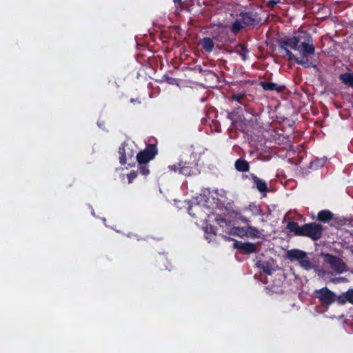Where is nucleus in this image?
<instances>
[{"mask_svg": "<svg viewBox=\"0 0 353 353\" xmlns=\"http://www.w3.org/2000/svg\"><path fill=\"white\" fill-rule=\"evenodd\" d=\"M232 99L241 105H245L246 95L243 92L234 94Z\"/></svg>", "mask_w": 353, "mask_h": 353, "instance_id": "23", "label": "nucleus"}, {"mask_svg": "<svg viewBox=\"0 0 353 353\" xmlns=\"http://www.w3.org/2000/svg\"><path fill=\"white\" fill-rule=\"evenodd\" d=\"M157 154L155 146L150 145L148 146L143 152L138 153L136 159L140 165L146 164L152 160Z\"/></svg>", "mask_w": 353, "mask_h": 353, "instance_id": "6", "label": "nucleus"}, {"mask_svg": "<svg viewBox=\"0 0 353 353\" xmlns=\"http://www.w3.org/2000/svg\"><path fill=\"white\" fill-rule=\"evenodd\" d=\"M174 3H179L181 0H173Z\"/></svg>", "mask_w": 353, "mask_h": 353, "instance_id": "37", "label": "nucleus"}, {"mask_svg": "<svg viewBox=\"0 0 353 353\" xmlns=\"http://www.w3.org/2000/svg\"><path fill=\"white\" fill-rule=\"evenodd\" d=\"M261 85L265 90H277L281 91L283 89V86H280L276 83L272 82L263 81L261 83Z\"/></svg>", "mask_w": 353, "mask_h": 353, "instance_id": "16", "label": "nucleus"}, {"mask_svg": "<svg viewBox=\"0 0 353 353\" xmlns=\"http://www.w3.org/2000/svg\"><path fill=\"white\" fill-rule=\"evenodd\" d=\"M306 256V252L298 250V249H292L290 250H288L287 252V257L288 259H290L291 261L299 260L301 261L303 259V258H305Z\"/></svg>", "mask_w": 353, "mask_h": 353, "instance_id": "10", "label": "nucleus"}, {"mask_svg": "<svg viewBox=\"0 0 353 353\" xmlns=\"http://www.w3.org/2000/svg\"><path fill=\"white\" fill-rule=\"evenodd\" d=\"M200 196L203 198H212L215 199V196L212 194V190L208 188L203 189L201 192Z\"/></svg>", "mask_w": 353, "mask_h": 353, "instance_id": "27", "label": "nucleus"}, {"mask_svg": "<svg viewBox=\"0 0 353 353\" xmlns=\"http://www.w3.org/2000/svg\"><path fill=\"white\" fill-rule=\"evenodd\" d=\"M137 176V174L135 172L132 171L127 175L128 183H130L133 181V180Z\"/></svg>", "mask_w": 353, "mask_h": 353, "instance_id": "34", "label": "nucleus"}, {"mask_svg": "<svg viewBox=\"0 0 353 353\" xmlns=\"http://www.w3.org/2000/svg\"><path fill=\"white\" fill-rule=\"evenodd\" d=\"M246 228L244 227H234L231 225L230 228H229V231H225V234L227 235H232V236H237L240 237L245 236L246 235Z\"/></svg>", "mask_w": 353, "mask_h": 353, "instance_id": "11", "label": "nucleus"}, {"mask_svg": "<svg viewBox=\"0 0 353 353\" xmlns=\"http://www.w3.org/2000/svg\"><path fill=\"white\" fill-rule=\"evenodd\" d=\"M235 168L238 171L240 172H247L249 170V164L248 163L242 159H238L235 162Z\"/></svg>", "mask_w": 353, "mask_h": 353, "instance_id": "17", "label": "nucleus"}, {"mask_svg": "<svg viewBox=\"0 0 353 353\" xmlns=\"http://www.w3.org/2000/svg\"><path fill=\"white\" fill-rule=\"evenodd\" d=\"M333 213L327 210H321L317 214V219L323 223H328L333 219Z\"/></svg>", "mask_w": 353, "mask_h": 353, "instance_id": "13", "label": "nucleus"}, {"mask_svg": "<svg viewBox=\"0 0 353 353\" xmlns=\"http://www.w3.org/2000/svg\"><path fill=\"white\" fill-rule=\"evenodd\" d=\"M201 45L207 52H212L214 48V42L212 39L205 37L201 40Z\"/></svg>", "mask_w": 353, "mask_h": 353, "instance_id": "18", "label": "nucleus"}, {"mask_svg": "<svg viewBox=\"0 0 353 353\" xmlns=\"http://www.w3.org/2000/svg\"><path fill=\"white\" fill-rule=\"evenodd\" d=\"M145 165L146 164H141L139 168L141 173L143 175H148L150 172L149 169Z\"/></svg>", "mask_w": 353, "mask_h": 353, "instance_id": "32", "label": "nucleus"}, {"mask_svg": "<svg viewBox=\"0 0 353 353\" xmlns=\"http://www.w3.org/2000/svg\"><path fill=\"white\" fill-rule=\"evenodd\" d=\"M254 185L257 188L259 191L261 192H264L268 191L267 183L265 181L258 178L256 176L252 177Z\"/></svg>", "mask_w": 353, "mask_h": 353, "instance_id": "15", "label": "nucleus"}, {"mask_svg": "<svg viewBox=\"0 0 353 353\" xmlns=\"http://www.w3.org/2000/svg\"><path fill=\"white\" fill-rule=\"evenodd\" d=\"M246 235L245 236L250 238H261L262 236V234L261 231L256 227L249 225L246 228Z\"/></svg>", "mask_w": 353, "mask_h": 353, "instance_id": "14", "label": "nucleus"}, {"mask_svg": "<svg viewBox=\"0 0 353 353\" xmlns=\"http://www.w3.org/2000/svg\"><path fill=\"white\" fill-rule=\"evenodd\" d=\"M303 34L294 36L282 39L279 43V48L282 49L285 53L286 50H290L289 48L295 51H298L300 47V42H302Z\"/></svg>", "mask_w": 353, "mask_h": 353, "instance_id": "5", "label": "nucleus"}, {"mask_svg": "<svg viewBox=\"0 0 353 353\" xmlns=\"http://www.w3.org/2000/svg\"><path fill=\"white\" fill-rule=\"evenodd\" d=\"M346 293L347 301L353 305V289H349Z\"/></svg>", "mask_w": 353, "mask_h": 353, "instance_id": "31", "label": "nucleus"}, {"mask_svg": "<svg viewBox=\"0 0 353 353\" xmlns=\"http://www.w3.org/2000/svg\"><path fill=\"white\" fill-rule=\"evenodd\" d=\"M352 253L353 254V250H352Z\"/></svg>", "mask_w": 353, "mask_h": 353, "instance_id": "38", "label": "nucleus"}, {"mask_svg": "<svg viewBox=\"0 0 353 353\" xmlns=\"http://www.w3.org/2000/svg\"><path fill=\"white\" fill-rule=\"evenodd\" d=\"M244 25L241 19L235 21L232 26V31L233 32H237L243 28Z\"/></svg>", "mask_w": 353, "mask_h": 353, "instance_id": "26", "label": "nucleus"}, {"mask_svg": "<svg viewBox=\"0 0 353 353\" xmlns=\"http://www.w3.org/2000/svg\"><path fill=\"white\" fill-rule=\"evenodd\" d=\"M314 296L324 307H327L336 301V294L327 287L316 290Z\"/></svg>", "mask_w": 353, "mask_h": 353, "instance_id": "3", "label": "nucleus"}, {"mask_svg": "<svg viewBox=\"0 0 353 353\" xmlns=\"http://www.w3.org/2000/svg\"><path fill=\"white\" fill-rule=\"evenodd\" d=\"M242 251L245 254H251L256 251V246L254 243L250 242H245L242 246Z\"/></svg>", "mask_w": 353, "mask_h": 353, "instance_id": "20", "label": "nucleus"}, {"mask_svg": "<svg viewBox=\"0 0 353 353\" xmlns=\"http://www.w3.org/2000/svg\"><path fill=\"white\" fill-rule=\"evenodd\" d=\"M169 169L174 172L179 170L181 174L185 176L191 175L193 173L192 168L189 165H186V163L182 165L181 163H179L177 165H170Z\"/></svg>", "mask_w": 353, "mask_h": 353, "instance_id": "9", "label": "nucleus"}, {"mask_svg": "<svg viewBox=\"0 0 353 353\" xmlns=\"http://www.w3.org/2000/svg\"><path fill=\"white\" fill-rule=\"evenodd\" d=\"M219 230V229L218 228H216L211 225H208L205 228V232L213 234L214 235H216L218 233Z\"/></svg>", "mask_w": 353, "mask_h": 353, "instance_id": "30", "label": "nucleus"}, {"mask_svg": "<svg viewBox=\"0 0 353 353\" xmlns=\"http://www.w3.org/2000/svg\"><path fill=\"white\" fill-rule=\"evenodd\" d=\"M336 301L338 302L339 304L343 305L345 303H347V293H342L340 295L336 294Z\"/></svg>", "mask_w": 353, "mask_h": 353, "instance_id": "29", "label": "nucleus"}, {"mask_svg": "<svg viewBox=\"0 0 353 353\" xmlns=\"http://www.w3.org/2000/svg\"><path fill=\"white\" fill-rule=\"evenodd\" d=\"M234 52L239 54L244 61L247 59L248 50L243 45L240 44L236 46L234 49Z\"/></svg>", "mask_w": 353, "mask_h": 353, "instance_id": "19", "label": "nucleus"}, {"mask_svg": "<svg viewBox=\"0 0 353 353\" xmlns=\"http://www.w3.org/2000/svg\"><path fill=\"white\" fill-rule=\"evenodd\" d=\"M241 221H242L243 223H246V224H248V223H249V222H250L249 219H247V218H245V217H242V218H241Z\"/></svg>", "mask_w": 353, "mask_h": 353, "instance_id": "36", "label": "nucleus"}, {"mask_svg": "<svg viewBox=\"0 0 353 353\" xmlns=\"http://www.w3.org/2000/svg\"><path fill=\"white\" fill-rule=\"evenodd\" d=\"M244 26H251L254 23V19L251 13H244L241 15L240 18Z\"/></svg>", "mask_w": 353, "mask_h": 353, "instance_id": "21", "label": "nucleus"}, {"mask_svg": "<svg viewBox=\"0 0 353 353\" xmlns=\"http://www.w3.org/2000/svg\"><path fill=\"white\" fill-rule=\"evenodd\" d=\"M325 263L330 265L331 269L338 274H342L347 270V264L339 257L332 254L324 255Z\"/></svg>", "mask_w": 353, "mask_h": 353, "instance_id": "4", "label": "nucleus"}, {"mask_svg": "<svg viewBox=\"0 0 353 353\" xmlns=\"http://www.w3.org/2000/svg\"><path fill=\"white\" fill-rule=\"evenodd\" d=\"M302 42L298 52L300 57L295 56L290 50H286V57L289 60L294 61L297 64L301 65L305 68H315L316 65L310 60V57L315 52V47L312 39L308 34H303Z\"/></svg>", "mask_w": 353, "mask_h": 353, "instance_id": "1", "label": "nucleus"}, {"mask_svg": "<svg viewBox=\"0 0 353 353\" xmlns=\"http://www.w3.org/2000/svg\"><path fill=\"white\" fill-rule=\"evenodd\" d=\"M212 194L215 196V199L217 197H225L227 196L226 191L223 189H214L212 190Z\"/></svg>", "mask_w": 353, "mask_h": 353, "instance_id": "28", "label": "nucleus"}, {"mask_svg": "<svg viewBox=\"0 0 353 353\" xmlns=\"http://www.w3.org/2000/svg\"><path fill=\"white\" fill-rule=\"evenodd\" d=\"M286 228L290 232H293L294 236L308 237L312 241L320 239L323 231V225L316 222L305 223L300 226L297 222L290 221L287 224Z\"/></svg>", "mask_w": 353, "mask_h": 353, "instance_id": "2", "label": "nucleus"}, {"mask_svg": "<svg viewBox=\"0 0 353 353\" xmlns=\"http://www.w3.org/2000/svg\"><path fill=\"white\" fill-rule=\"evenodd\" d=\"M243 243H243L241 241L234 240L233 248L242 251V249H243L242 246L243 245Z\"/></svg>", "mask_w": 353, "mask_h": 353, "instance_id": "33", "label": "nucleus"}, {"mask_svg": "<svg viewBox=\"0 0 353 353\" xmlns=\"http://www.w3.org/2000/svg\"><path fill=\"white\" fill-rule=\"evenodd\" d=\"M340 79L346 85L353 86V74L350 73H344L341 74Z\"/></svg>", "mask_w": 353, "mask_h": 353, "instance_id": "22", "label": "nucleus"}, {"mask_svg": "<svg viewBox=\"0 0 353 353\" xmlns=\"http://www.w3.org/2000/svg\"><path fill=\"white\" fill-rule=\"evenodd\" d=\"M216 221L219 226V230L221 229V232L219 233L223 237H224L228 241L233 240L230 236H227L225 234V231H229V228L232 225V222L230 221L227 220L225 217L221 215H219L216 217Z\"/></svg>", "mask_w": 353, "mask_h": 353, "instance_id": "8", "label": "nucleus"}, {"mask_svg": "<svg viewBox=\"0 0 353 353\" xmlns=\"http://www.w3.org/2000/svg\"><path fill=\"white\" fill-rule=\"evenodd\" d=\"M176 203V204H179V203H181V201H183V200H174ZM183 202L185 203L186 204V206H185L188 210V214L192 216V217H196V214L194 212H192V208H193V205H190L189 201H187V200H183Z\"/></svg>", "mask_w": 353, "mask_h": 353, "instance_id": "24", "label": "nucleus"}, {"mask_svg": "<svg viewBox=\"0 0 353 353\" xmlns=\"http://www.w3.org/2000/svg\"><path fill=\"white\" fill-rule=\"evenodd\" d=\"M256 266L268 275H271L274 270L272 264L267 261H258Z\"/></svg>", "mask_w": 353, "mask_h": 353, "instance_id": "12", "label": "nucleus"}, {"mask_svg": "<svg viewBox=\"0 0 353 353\" xmlns=\"http://www.w3.org/2000/svg\"><path fill=\"white\" fill-rule=\"evenodd\" d=\"M299 263L302 268L307 270H309L312 268V263L307 256L299 261Z\"/></svg>", "mask_w": 353, "mask_h": 353, "instance_id": "25", "label": "nucleus"}, {"mask_svg": "<svg viewBox=\"0 0 353 353\" xmlns=\"http://www.w3.org/2000/svg\"><path fill=\"white\" fill-rule=\"evenodd\" d=\"M280 0H271L268 3V6L269 8H273L276 4L279 3Z\"/></svg>", "mask_w": 353, "mask_h": 353, "instance_id": "35", "label": "nucleus"}, {"mask_svg": "<svg viewBox=\"0 0 353 353\" xmlns=\"http://www.w3.org/2000/svg\"><path fill=\"white\" fill-rule=\"evenodd\" d=\"M134 152L127 143H123L119 149V161L121 164H125L128 159L134 157Z\"/></svg>", "mask_w": 353, "mask_h": 353, "instance_id": "7", "label": "nucleus"}]
</instances>
